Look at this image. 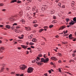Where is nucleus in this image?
Wrapping results in <instances>:
<instances>
[{
	"label": "nucleus",
	"mask_w": 76,
	"mask_h": 76,
	"mask_svg": "<svg viewBox=\"0 0 76 76\" xmlns=\"http://www.w3.org/2000/svg\"><path fill=\"white\" fill-rule=\"evenodd\" d=\"M48 61H49V59L48 58L45 59L44 58H42L41 59V62H44V63H47V62H48Z\"/></svg>",
	"instance_id": "1"
},
{
	"label": "nucleus",
	"mask_w": 76,
	"mask_h": 76,
	"mask_svg": "<svg viewBox=\"0 0 76 76\" xmlns=\"http://www.w3.org/2000/svg\"><path fill=\"white\" fill-rule=\"evenodd\" d=\"M34 70V69L33 68H31V67H29L28 68L27 70V72L28 73H32L33 72V70Z\"/></svg>",
	"instance_id": "2"
},
{
	"label": "nucleus",
	"mask_w": 76,
	"mask_h": 76,
	"mask_svg": "<svg viewBox=\"0 0 76 76\" xmlns=\"http://www.w3.org/2000/svg\"><path fill=\"white\" fill-rule=\"evenodd\" d=\"M26 68V66L25 65H21L20 66V70H25V69Z\"/></svg>",
	"instance_id": "3"
},
{
	"label": "nucleus",
	"mask_w": 76,
	"mask_h": 76,
	"mask_svg": "<svg viewBox=\"0 0 76 76\" xmlns=\"http://www.w3.org/2000/svg\"><path fill=\"white\" fill-rule=\"evenodd\" d=\"M69 39H74V38L72 37V34H70L69 36Z\"/></svg>",
	"instance_id": "4"
},
{
	"label": "nucleus",
	"mask_w": 76,
	"mask_h": 76,
	"mask_svg": "<svg viewBox=\"0 0 76 76\" xmlns=\"http://www.w3.org/2000/svg\"><path fill=\"white\" fill-rule=\"evenodd\" d=\"M51 59L52 60H57V59L55 57H51Z\"/></svg>",
	"instance_id": "5"
},
{
	"label": "nucleus",
	"mask_w": 76,
	"mask_h": 76,
	"mask_svg": "<svg viewBox=\"0 0 76 76\" xmlns=\"http://www.w3.org/2000/svg\"><path fill=\"white\" fill-rule=\"evenodd\" d=\"M21 46L22 47V48H26L28 47V46H25L24 45H21Z\"/></svg>",
	"instance_id": "6"
},
{
	"label": "nucleus",
	"mask_w": 76,
	"mask_h": 76,
	"mask_svg": "<svg viewBox=\"0 0 76 76\" xmlns=\"http://www.w3.org/2000/svg\"><path fill=\"white\" fill-rule=\"evenodd\" d=\"M36 61H36L37 64H40V62H39V61L38 60V59H36Z\"/></svg>",
	"instance_id": "7"
},
{
	"label": "nucleus",
	"mask_w": 76,
	"mask_h": 76,
	"mask_svg": "<svg viewBox=\"0 0 76 76\" xmlns=\"http://www.w3.org/2000/svg\"><path fill=\"white\" fill-rule=\"evenodd\" d=\"M6 28L8 29H10V26L9 25H7L6 26Z\"/></svg>",
	"instance_id": "8"
},
{
	"label": "nucleus",
	"mask_w": 76,
	"mask_h": 76,
	"mask_svg": "<svg viewBox=\"0 0 76 76\" xmlns=\"http://www.w3.org/2000/svg\"><path fill=\"white\" fill-rule=\"evenodd\" d=\"M32 41L33 42H37V40L34 38L32 40Z\"/></svg>",
	"instance_id": "9"
},
{
	"label": "nucleus",
	"mask_w": 76,
	"mask_h": 76,
	"mask_svg": "<svg viewBox=\"0 0 76 76\" xmlns=\"http://www.w3.org/2000/svg\"><path fill=\"white\" fill-rule=\"evenodd\" d=\"M15 32H16V33H19V32H20V30H18V29H16L15 30Z\"/></svg>",
	"instance_id": "10"
},
{
	"label": "nucleus",
	"mask_w": 76,
	"mask_h": 76,
	"mask_svg": "<svg viewBox=\"0 0 76 76\" xmlns=\"http://www.w3.org/2000/svg\"><path fill=\"white\" fill-rule=\"evenodd\" d=\"M19 14L20 15H22V14H23V12H22V10H21L20 12H19Z\"/></svg>",
	"instance_id": "11"
},
{
	"label": "nucleus",
	"mask_w": 76,
	"mask_h": 76,
	"mask_svg": "<svg viewBox=\"0 0 76 76\" xmlns=\"http://www.w3.org/2000/svg\"><path fill=\"white\" fill-rule=\"evenodd\" d=\"M58 55L59 56H62V54H61V53L60 52H58Z\"/></svg>",
	"instance_id": "12"
},
{
	"label": "nucleus",
	"mask_w": 76,
	"mask_h": 76,
	"mask_svg": "<svg viewBox=\"0 0 76 76\" xmlns=\"http://www.w3.org/2000/svg\"><path fill=\"white\" fill-rule=\"evenodd\" d=\"M4 50V48H3V47H1L0 48V51H1V50Z\"/></svg>",
	"instance_id": "13"
},
{
	"label": "nucleus",
	"mask_w": 76,
	"mask_h": 76,
	"mask_svg": "<svg viewBox=\"0 0 76 76\" xmlns=\"http://www.w3.org/2000/svg\"><path fill=\"white\" fill-rule=\"evenodd\" d=\"M25 28H26V30L27 31H28V30H31V29L29 28H28L26 27H25Z\"/></svg>",
	"instance_id": "14"
},
{
	"label": "nucleus",
	"mask_w": 76,
	"mask_h": 76,
	"mask_svg": "<svg viewBox=\"0 0 76 76\" xmlns=\"http://www.w3.org/2000/svg\"><path fill=\"white\" fill-rule=\"evenodd\" d=\"M32 36H31V35H30L28 36V38L29 39H31L32 38Z\"/></svg>",
	"instance_id": "15"
},
{
	"label": "nucleus",
	"mask_w": 76,
	"mask_h": 76,
	"mask_svg": "<svg viewBox=\"0 0 76 76\" xmlns=\"http://www.w3.org/2000/svg\"><path fill=\"white\" fill-rule=\"evenodd\" d=\"M29 44L30 45H34V43L32 42H30L29 43Z\"/></svg>",
	"instance_id": "16"
},
{
	"label": "nucleus",
	"mask_w": 76,
	"mask_h": 76,
	"mask_svg": "<svg viewBox=\"0 0 76 76\" xmlns=\"http://www.w3.org/2000/svg\"><path fill=\"white\" fill-rule=\"evenodd\" d=\"M43 30H44V29H40L39 31V32H42V31H43Z\"/></svg>",
	"instance_id": "17"
},
{
	"label": "nucleus",
	"mask_w": 76,
	"mask_h": 76,
	"mask_svg": "<svg viewBox=\"0 0 76 76\" xmlns=\"http://www.w3.org/2000/svg\"><path fill=\"white\" fill-rule=\"evenodd\" d=\"M3 70H4V68H2L1 70L0 71V72L1 73V72H3Z\"/></svg>",
	"instance_id": "18"
},
{
	"label": "nucleus",
	"mask_w": 76,
	"mask_h": 76,
	"mask_svg": "<svg viewBox=\"0 0 76 76\" xmlns=\"http://www.w3.org/2000/svg\"><path fill=\"white\" fill-rule=\"evenodd\" d=\"M31 8L29 7H28L26 8V10H29Z\"/></svg>",
	"instance_id": "19"
},
{
	"label": "nucleus",
	"mask_w": 76,
	"mask_h": 76,
	"mask_svg": "<svg viewBox=\"0 0 76 76\" xmlns=\"http://www.w3.org/2000/svg\"><path fill=\"white\" fill-rule=\"evenodd\" d=\"M53 26H54L53 25H51L49 26V28H53Z\"/></svg>",
	"instance_id": "20"
},
{
	"label": "nucleus",
	"mask_w": 76,
	"mask_h": 76,
	"mask_svg": "<svg viewBox=\"0 0 76 76\" xmlns=\"http://www.w3.org/2000/svg\"><path fill=\"white\" fill-rule=\"evenodd\" d=\"M69 24H70V25H74V23H73L72 22H71L69 23Z\"/></svg>",
	"instance_id": "21"
},
{
	"label": "nucleus",
	"mask_w": 76,
	"mask_h": 76,
	"mask_svg": "<svg viewBox=\"0 0 76 76\" xmlns=\"http://www.w3.org/2000/svg\"><path fill=\"white\" fill-rule=\"evenodd\" d=\"M36 9V7H33V11H34V10H35Z\"/></svg>",
	"instance_id": "22"
},
{
	"label": "nucleus",
	"mask_w": 76,
	"mask_h": 76,
	"mask_svg": "<svg viewBox=\"0 0 76 76\" xmlns=\"http://www.w3.org/2000/svg\"><path fill=\"white\" fill-rule=\"evenodd\" d=\"M51 12H52V13H54V12H55V11H54V10H52L51 11Z\"/></svg>",
	"instance_id": "23"
},
{
	"label": "nucleus",
	"mask_w": 76,
	"mask_h": 76,
	"mask_svg": "<svg viewBox=\"0 0 76 76\" xmlns=\"http://www.w3.org/2000/svg\"><path fill=\"white\" fill-rule=\"evenodd\" d=\"M38 56H39V57H42V55L41 53H40L39 54V55H38Z\"/></svg>",
	"instance_id": "24"
},
{
	"label": "nucleus",
	"mask_w": 76,
	"mask_h": 76,
	"mask_svg": "<svg viewBox=\"0 0 76 76\" xmlns=\"http://www.w3.org/2000/svg\"><path fill=\"white\" fill-rule=\"evenodd\" d=\"M73 20L74 21H75H75H76V17H75L73 18Z\"/></svg>",
	"instance_id": "25"
},
{
	"label": "nucleus",
	"mask_w": 76,
	"mask_h": 76,
	"mask_svg": "<svg viewBox=\"0 0 76 76\" xmlns=\"http://www.w3.org/2000/svg\"><path fill=\"white\" fill-rule=\"evenodd\" d=\"M66 22H68L69 20H70V19H69V18H67L66 19Z\"/></svg>",
	"instance_id": "26"
},
{
	"label": "nucleus",
	"mask_w": 76,
	"mask_h": 76,
	"mask_svg": "<svg viewBox=\"0 0 76 76\" xmlns=\"http://www.w3.org/2000/svg\"><path fill=\"white\" fill-rule=\"evenodd\" d=\"M22 22L23 23H25V20H22Z\"/></svg>",
	"instance_id": "27"
},
{
	"label": "nucleus",
	"mask_w": 76,
	"mask_h": 76,
	"mask_svg": "<svg viewBox=\"0 0 76 76\" xmlns=\"http://www.w3.org/2000/svg\"><path fill=\"white\" fill-rule=\"evenodd\" d=\"M37 20H35L34 21L33 23H37Z\"/></svg>",
	"instance_id": "28"
},
{
	"label": "nucleus",
	"mask_w": 76,
	"mask_h": 76,
	"mask_svg": "<svg viewBox=\"0 0 76 76\" xmlns=\"http://www.w3.org/2000/svg\"><path fill=\"white\" fill-rule=\"evenodd\" d=\"M43 11H44L45 10V8H42L41 9Z\"/></svg>",
	"instance_id": "29"
},
{
	"label": "nucleus",
	"mask_w": 76,
	"mask_h": 76,
	"mask_svg": "<svg viewBox=\"0 0 76 76\" xmlns=\"http://www.w3.org/2000/svg\"><path fill=\"white\" fill-rule=\"evenodd\" d=\"M34 27H37V26H38V24H35L34 25Z\"/></svg>",
	"instance_id": "30"
},
{
	"label": "nucleus",
	"mask_w": 76,
	"mask_h": 76,
	"mask_svg": "<svg viewBox=\"0 0 76 76\" xmlns=\"http://www.w3.org/2000/svg\"><path fill=\"white\" fill-rule=\"evenodd\" d=\"M4 5V4L3 3H1L0 4V6H3Z\"/></svg>",
	"instance_id": "31"
},
{
	"label": "nucleus",
	"mask_w": 76,
	"mask_h": 76,
	"mask_svg": "<svg viewBox=\"0 0 76 76\" xmlns=\"http://www.w3.org/2000/svg\"><path fill=\"white\" fill-rule=\"evenodd\" d=\"M53 22H54V23H57V21L56 20H53Z\"/></svg>",
	"instance_id": "32"
},
{
	"label": "nucleus",
	"mask_w": 76,
	"mask_h": 76,
	"mask_svg": "<svg viewBox=\"0 0 76 76\" xmlns=\"http://www.w3.org/2000/svg\"><path fill=\"white\" fill-rule=\"evenodd\" d=\"M32 61L33 63H35V61H36H36H37V60H36V59H35L34 60H33Z\"/></svg>",
	"instance_id": "33"
},
{
	"label": "nucleus",
	"mask_w": 76,
	"mask_h": 76,
	"mask_svg": "<svg viewBox=\"0 0 76 76\" xmlns=\"http://www.w3.org/2000/svg\"><path fill=\"white\" fill-rule=\"evenodd\" d=\"M58 70H59V72H61V69H60L59 68Z\"/></svg>",
	"instance_id": "34"
},
{
	"label": "nucleus",
	"mask_w": 76,
	"mask_h": 76,
	"mask_svg": "<svg viewBox=\"0 0 76 76\" xmlns=\"http://www.w3.org/2000/svg\"><path fill=\"white\" fill-rule=\"evenodd\" d=\"M17 3H21V1H18L17 2Z\"/></svg>",
	"instance_id": "35"
},
{
	"label": "nucleus",
	"mask_w": 76,
	"mask_h": 76,
	"mask_svg": "<svg viewBox=\"0 0 76 76\" xmlns=\"http://www.w3.org/2000/svg\"><path fill=\"white\" fill-rule=\"evenodd\" d=\"M61 29H64V28H63V27L62 26L59 29L61 30Z\"/></svg>",
	"instance_id": "36"
},
{
	"label": "nucleus",
	"mask_w": 76,
	"mask_h": 76,
	"mask_svg": "<svg viewBox=\"0 0 76 76\" xmlns=\"http://www.w3.org/2000/svg\"><path fill=\"white\" fill-rule=\"evenodd\" d=\"M18 38H19V39H22V38H23V37H19Z\"/></svg>",
	"instance_id": "37"
},
{
	"label": "nucleus",
	"mask_w": 76,
	"mask_h": 76,
	"mask_svg": "<svg viewBox=\"0 0 76 76\" xmlns=\"http://www.w3.org/2000/svg\"><path fill=\"white\" fill-rule=\"evenodd\" d=\"M73 3H72V6H73V5L75 4V2L73 1L72 2Z\"/></svg>",
	"instance_id": "38"
},
{
	"label": "nucleus",
	"mask_w": 76,
	"mask_h": 76,
	"mask_svg": "<svg viewBox=\"0 0 76 76\" xmlns=\"http://www.w3.org/2000/svg\"><path fill=\"white\" fill-rule=\"evenodd\" d=\"M56 17L55 16H53V19H56Z\"/></svg>",
	"instance_id": "39"
},
{
	"label": "nucleus",
	"mask_w": 76,
	"mask_h": 76,
	"mask_svg": "<svg viewBox=\"0 0 76 76\" xmlns=\"http://www.w3.org/2000/svg\"><path fill=\"white\" fill-rule=\"evenodd\" d=\"M37 60H39H39H40L39 59V57H37Z\"/></svg>",
	"instance_id": "40"
},
{
	"label": "nucleus",
	"mask_w": 76,
	"mask_h": 76,
	"mask_svg": "<svg viewBox=\"0 0 76 76\" xmlns=\"http://www.w3.org/2000/svg\"><path fill=\"white\" fill-rule=\"evenodd\" d=\"M62 44H67V42H62Z\"/></svg>",
	"instance_id": "41"
},
{
	"label": "nucleus",
	"mask_w": 76,
	"mask_h": 76,
	"mask_svg": "<svg viewBox=\"0 0 76 76\" xmlns=\"http://www.w3.org/2000/svg\"><path fill=\"white\" fill-rule=\"evenodd\" d=\"M16 29H18V28H20V27L18 26L16 27Z\"/></svg>",
	"instance_id": "42"
},
{
	"label": "nucleus",
	"mask_w": 76,
	"mask_h": 76,
	"mask_svg": "<svg viewBox=\"0 0 76 76\" xmlns=\"http://www.w3.org/2000/svg\"><path fill=\"white\" fill-rule=\"evenodd\" d=\"M4 26L3 25H0V27L1 28V27H3Z\"/></svg>",
	"instance_id": "43"
},
{
	"label": "nucleus",
	"mask_w": 76,
	"mask_h": 76,
	"mask_svg": "<svg viewBox=\"0 0 76 76\" xmlns=\"http://www.w3.org/2000/svg\"><path fill=\"white\" fill-rule=\"evenodd\" d=\"M50 64H51V65H54V64H53V62H51L50 63Z\"/></svg>",
	"instance_id": "44"
},
{
	"label": "nucleus",
	"mask_w": 76,
	"mask_h": 76,
	"mask_svg": "<svg viewBox=\"0 0 76 76\" xmlns=\"http://www.w3.org/2000/svg\"><path fill=\"white\" fill-rule=\"evenodd\" d=\"M73 41H76V38H75L73 40Z\"/></svg>",
	"instance_id": "45"
},
{
	"label": "nucleus",
	"mask_w": 76,
	"mask_h": 76,
	"mask_svg": "<svg viewBox=\"0 0 76 76\" xmlns=\"http://www.w3.org/2000/svg\"><path fill=\"white\" fill-rule=\"evenodd\" d=\"M61 3H59V4H58V6H61Z\"/></svg>",
	"instance_id": "46"
},
{
	"label": "nucleus",
	"mask_w": 76,
	"mask_h": 76,
	"mask_svg": "<svg viewBox=\"0 0 76 76\" xmlns=\"http://www.w3.org/2000/svg\"><path fill=\"white\" fill-rule=\"evenodd\" d=\"M62 26L63 27V28L64 29V28H66V26Z\"/></svg>",
	"instance_id": "47"
},
{
	"label": "nucleus",
	"mask_w": 76,
	"mask_h": 76,
	"mask_svg": "<svg viewBox=\"0 0 76 76\" xmlns=\"http://www.w3.org/2000/svg\"><path fill=\"white\" fill-rule=\"evenodd\" d=\"M64 37H65V36H67L68 35L67 34H64Z\"/></svg>",
	"instance_id": "48"
},
{
	"label": "nucleus",
	"mask_w": 76,
	"mask_h": 76,
	"mask_svg": "<svg viewBox=\"0 0 76 76\" xmlns=\"http://www.w3.org/2000/svg\"><path fill=\"white\" fill-rule=\"evenodd\" d=\"M10 3H15V1L14 0H13L12 1L10 2Z\"/></svg>",
	"instance_id": "49"
},
{
	"label": "nucleus",
	"mask_w": 76,
	"mask_h": 76,
	"mask_svg": "<svg viewBox=\"0 0 76 76\" xmlns=\"http://www.w3.org/2000/svg\"><path fill=\"white\" fill-rule=\"evenodd\" d=\"M2 11H4V12L6 11V9H4L2 10Z\"/></svg>",
	"instance_id": "50"
},
{
	"label": "nucleus",
	"mask_w": 76,
	"mask_h": 76,
	"mask_svg": "<svg viewBox=\"0 0 76 76\" xmlns=\"http://www.w3.org/2000/svg\"><path fill=\"white\" fill-rule=\"evenodd\" d=\"M28 2H31V0H28Z\"/></svg>",
	"instance_id": "51"
},
{
	"label": "nucleus",
	"mask_w": 76,
	"mask_h": 76,
	"mask_svg": "<svg viewBox=\"0 0 76 76\" xmlns=\"http://www.w3.org/2000/svg\"><path fill=\"white\" fill-rule=\"evenodd\" d=\"M48 72H49V73H51V71L50 70H49Z\"/></svg>",
	"instance_id": "52"
},
{
	"label": "nucleus",
	"mask_w": 76,
	"mask_h": 76,
	"mask_svg": "<svg viewBox=\"0 0 76 76\" xmlns=\"http://www.w3.org/2000/svg\"><path fill=\"white\" fill-rule=\"evenodd\" d=\"M31 47L32 48H35L34 46H31Z\"/></svg>",
	"instance_id": "53"
},
{
	"label": "nucleus",
	"mask_w": 76,
	"mask_h": 76,
	"mask_svg": "<svg viewBox=\"0 0 76 76\" xmlns=\"http://www.w3.org/2000/svg\"><path fill=\"white\" fill-rule=\"evenodd\" d=\"M58 37H59L57 35V36H55V37L56 38H58Z\"/></svg>",
	"instance_id": "54"
},
{
	"label": "nucleus",
	"mask_w": 76,
	"mask_h": 76,
	"mask_svg": "<svg viewBox=\"0 0 76 76\" xmlns=\"http://www.w3.org/2000/svg\"><path fill=\"white\" fill-rule=\"evenodd\" d=\"M62 8H65V6L64 5L62 7Z\"/></svg>",
	"instance_id": "55"
},
{
	"label": "nucleus",
	"mask_w": 76,
	"mask_h": 76,
	"mask_svg": "<svg viewBox=\"0 0 76 76\" xmlns=\"http://www.w3.org/2000/svg\"><path fill=\"white\" fill-rule=\"evenodd\" d=\"M11 73L12 74H15V72H12Z\"/></svg>",
	"instance_id": "56"
},
{
	"label": "nucleus",
	"mask_w": 76,
	"mask_h": 76,
	"mask_svg": "<svg viewBox=\"0 0 76 76\" xmlns=\"http://www.w3.org/2000/svg\"><path fill=\"white\" fill-rule=\"evenodd\" d=\"M16 76H19V74H16Z\"/></svg>",
	"instance_id": "57"
},
{
	"label": "nucleus",
	"mask_w": 76,
	"mask_h": 76,
	"mask_svg": "<svg viewBox=\"0 0 76 76\" xmlns=\"http://www.w3.org/2000/svg\"><path fill=\"white\" fill-rule=\"evenodd\" d=\"M58 63H61V60H59L58 61Z\"/></svg>",
	"instance_id": "58"
},
{
	"label": "nucleus",
	"mask_w": 76,
	"mask_h": 76,
	"mask_svg": "<svg viewBox=\"0 0 76 76\" xmlns=\"http://www.w3.org/2000/svg\"><path fill=\"white\" fill-rule=\"evenodd\" d=\"M27 53V54H29V52H28V51H26Z\"/></svg>",
	"instance_id": "59"
},
{
	"label": "nucleus",
	"mask_w": 76,
	"mask_h": 76,
	"mask_svg": "<svg viewBox=\"0 0 76 76\" xmlns=\"http://www.w3.org/2000/svg\"><path fill=\"white\" fill-rule=\"evenodd\" d=\"M11 28L12 29H14V27H12Z\"/></svg>",
	"instance_id": "60"
},
{
	"label": "nucleus",
	"mask_w": 76,
	"mask_h": 76,
	"mask_svg": "<svg viewBox=\"0 0 76 76\" xmlns=\"http://www.w3.org/2000/svg\"><path fill=\"white\" fill-rule=\"evenodd\" d=\"M27 50H31V48H27Z\"/></svg>",
	"instance_id": "61"
},
{
	"label": "nucleus",
	"mask_w": 76,
	"mask_h": 76,
	"mask_svg": "<svg viewBox=\"0 0 76 76\" xmlns=\"http://www.w3.org/2000/svg\"><path fill=\"white\" fill-rule=\"evenodd\" d=\"M58 1H59V0H56V3H57V2Z\"/></svg>",
	"instance_id": "62"
},
{
	"label": "nucleus",
	"mask_w": 76,
	"mask_h": 76,
	"mask_svg": "<svg viewBox=\"0 0 76 76\" xmlns=\"http://www.w3.org/2000/svg\"><path fill=\"white\" fill-rule=\"evenodd\" d=\"M14 25H17V23H15L13 24L14 26Z\"/></svg>",
	"instance_id": "63"
},
{
	"label": "nucleus",
	"mask_w": 76,
	"mask_h": 76,
	"mask_svg": "<svg viewBox=\"0 0 76 76\" xmlns=\"http://www.w3.org/2000/svg\"><path fill=\"white\" fill-rule=\"evenodd\" d=\"M20 76H23V74H22L21 75H20Z\"/></svg>",
	"instance_id": "64"
}]
</instances>
